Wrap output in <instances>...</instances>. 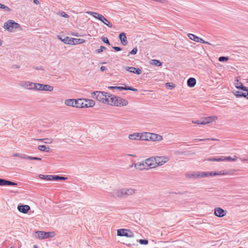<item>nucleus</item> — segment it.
<instances>
[{
	"instance_id": "obj_32",
	"label": "nucleus",
	"mask_w": 248,
	"mask_h": 248,
	"mask_svg": "<svg viewBox=\"0 0 248 248\" xmlns=\"http://www.w3.org/2000/svg\"><path fill=\"white\" fill-rule=\"evenodd\" d=\"M206 160L209 161H224V159L223 158V156H221L220 157H210L206 159Z\"/></svg>"
},
{
	"instance_id": "obj_37",
	"label": "nucleus",
	"mask_w": 248,
	"mask_h": 248,
	"mask_svg": "<svg viewBox=\"0 0 248 248\" xmlns=\"http://www.w3.org/2000/svg\"><path fill=\"white\" fill-rule=\"evenodd\" d=\"M72 38H70L69 37H65L63 40H62V41L65 44L72 45Z\"/></svg>"
},
{
	"instance_id": "obj_20",
	"label": "nucleus",
	"mask_w": 248,
	"mask_h": 248,
	"mask_svg": "<svg viewBox=\"0 0 248 248\" xmlns=\"http://www.w3.org/2000/svg\"><path fill=\"white\" fill-rule=\"evenodd\" d=\"M119 38L123 45L125 46L127 44L128 41L126 37V34L124 32L120 33L119 35Z\"/></svg>"
},
{
	"instance_id": "obj_29",
	"label": "nucleus",
	"mask_w": 248,
	"mask_h": 248,
	"mask_svg": "<svg viewBox=\"0 0 248 248\" xmlns=\"http://www.w3.org/2000/svg\"><path fill=\"white\" fill-rule=\"evenodd\" d=\"M86 108L93 107L95 105V102L93 100L85 99Z\"/></svg>"
},
{
	"instance_id": "obj_23",
	"label": "nucleus",
	"mask_w": 248,
	"mask_h": 248,
	"mask_svg": "<svg viewBox=\"0 0 248 248\" xmlns=\"http://www.w3.org/2000/svg\"><path fill=\"white\" fill-rule=\"evenodd\" d=\"M188 36L191 40H193L196 42L202 43V41H203V40L202 38L192 33L188 34Z\"/></svg>"
},
{
	"instance_id": "obj_45",
	"label": "nucleus",
	"mask_w": 248,
	"mask_h": 248,
	"mask_svg": "<svg viewBox=\"0 0 248 248\" xmlns=\"http://www.w3.org/2000/svg\"><path fill=\"white\" fill-rule=\"evenodd\" d=\"M0 8L4 9L6 11L9 12L11 11L10 8H9L8 6L5 5L4 4L0 3Z\"/></svg>"
},
{
	"instance_id": "obj_28",
	"label": "nucleus",
	"mask_w": 248,
	"mask_h": 248,
	"mask_svg": "<svg viewBox=\"0 0 248 248\" xmlns=\"http://www.w3.org/2000/svg\"><path fill=\"white\" fill-rule=\"evenodd\" d=\"M138 240L137 239H134L131 242L127 241L125 243H123L124 244L126 245L128 247H131L132 246H138Z\"/></svg>"
},
{
	"instance_id": "obj_42",
	"label": "nucleus",
	"mask_w": 248,
	"mask_h": 248,
	"mask_svg": "<svg viewBox=\"0 0 248 248\" xmlns=\"http://www.w3.org/2000/svg\"><path fill=\"white\" fill-rule=\"evenodd\" d=\"M237 157L236 156H234V157L232 158L230 156L225 157L223 156V158L224 159V161H235L237 159Z\"/></svg>"
},
{
	"instance_id": "obj_44",
	"label": "nucleus",
	"mask_w": 248,
	"mask_h": 248,
	"mask_svg": "<svg viewBox=\"0 0 248 248\" xmlns=\"http://www.w3.org/2000/svg\"><path fill=\"white\" fill-rule=\"evenodd\" d=\"M27 159L31 160H38L41 161L42 159L41 158L38 157H32L27 155Z\"/></svg>"
},
{
	"instance_id": "obj_7",
	"label": "nucleus",
	"mask_w": 248,
	"mask_h": 248,
	"mask_svg": "<svg viewBox=\"0 0 248 248\" xmlns=\"http://www.w3.org/2000/svg\"><path fill=\"white\" fill-rule=\"evenodd\" d=\"M117 235L119 236H125L126 237H133L134 234L129 229H120L117 231Z\"/></svg>"
},
{
	"instance_id": "obj_2",
	"label": "nucleus",
	"mask_w": 248,
	"mask_h": 248,
	"mask_svg": "<svg viewBox=\"0 0 248 248\" xmlns=\"http://www.w3.org/2000/svg\"><path fill=\"white\" fill-rule=\"evenodd\" d=\"M162 136L149 132L143 133L141 135V140H149L153 141H159L162 140Z\"/></svg>"
},
{
	"instance_id": "obj_62",
	"label": "nucleus",
	"mask_w": 248,
	"mask_h": 248,
	"mask_svg": "<svg viewBox=\"0 0 248 248\" xmlns=\"http://www.w3.org/2000/svg\"><path fill=\"white\" fill-rule=\"evenodd\" d=\"M159 1H160L162 3H165L166 2V0H159Z\"/></svg>"
},
{
	"instance_id": "obj_52",
	"label": "nucleus",
	"mask_w": 248,
	"mask_h": 248,
	"mask_svg": "<svg viewBox=\"0 0 248 248\" xmlns=\"http://www.w3.org/2000/svg\"><path fill=\"white\" fill-rule=\"evenodd\" d=\"M138 49L136 47H134L133 49L129 52V54L135 55L137 53Z\"/></svg>"
},
{
	"instance_id": "obj_34",
	"label": "nucleus",
	"mask_w": 248,
	"mask_h": 248,
	"mask_svg": "<svg viewBox=\"0 0 248 248\" xmlns=\"http://www.w3.org/2000/svg\"><path fill=\"white\" fill-rule=\"evenodd\" d=\"M196 172L194 171H190L187 172L185 174V176L187 178H192L194 179H196Z\"/></svg>"
},
{
	"instance_id": "obj_14",
	"label": "nucleus",
	"mask_w": 248,
	"mask_h": 248,
	"mask_svg": "<svg viewBox=\"0 0 248 248\" xmlns=\"http://www.w3.org/2000/svg\"><path fill=\"white\" fill-rule=\"evenodd\" d=\"M217 119V116H213V117H207L206 118L201 119L200 123L201 124H206L209 123H210Z\"/></svg>"
},
{
	"instance_id": "obj_35",
	"label": "nucleus",
	"mask_w": 248,
	"mask_h": 248,
	"mask_svg": "<svg viewBox=\"0 0 248 248\" xmlns=\"http://www.w3.org/2000/svg\"><path fill=\"white\" fill-rule=\"evenodd\" d=\"M52 180L58 181V180H65L67 179V177L61 176L59 175H53L52 177Z\"/></svg>"
},
{
	"instance_id": "obj_1",
	"label": "nucleus",
	"mask_w": 248,
	"mask_h": 248,
	"mask_svg": "<svg viewBox=\"0 0 248 248\" xmlns=\"http://www.w3.org/2000/svg\"><path fill=\"white\" fill-rule=\"evenodd\" d=\"M136 191V190L132 188H124L113 191L111 193V195L114 198L127 197L133 195Z\"/></svg>"
},
{
	"instance_id": "obj_63",
	"label": "nucleus",
	"mask_w": 248,
	"mask_h": 248,
	"mask_svg": "<svg viewBox=\"0 0 248 248\" xmlns=\"http://www.w3.org/2000/svg\"><path fill=\"white\" fill-rule=\"evenodd\" d=\"M57 37H58V39H60V40H61V41H62V40H63V39H62V38L61 37V36H60V35H58V36H57Z\"/></svg>"
},
{
	"instance_id": "obj_39",
	"label": "nucleus",
	"mask_w": 248,
	"mask_h": 248,
	"mask_svg": "<svg viewBox=\"0 0 248 248\" xmlns=\"http://www.w3.org/2000/svg\"><path fill=\"white\" fill-rule=\"evenodd\" d=\"M83 101L82 99H78V100L75 99V101L74 103V107L80 108L81 104H80V102H81V101Z\"/></svg>"
},
{
	"instance_id": "obj_53",
	"label": "nucleus",
	"mask_w": 248,
	"mask_h": 248,
	"mask_svg": "<svg viewBox=\"0 0 248 248\" xmlns=\"http://www.w3.org/2000/svg\"><path fill=\"white\" fill-rule=\"evenodd\" d=\"M83 99V101H81V102H80V104H81L80 108H86V103H85V99Z\"/></svg>"
},
{
	"instance_id": "obj_18",
	"label": "nucleus",
	"mask_w": 248,
	"mask_h": 248,
	"mask_svg": "<svg viewBox=\"0 0 248 248\" xmlns=\"http://www.w3.org/2000/svg\"><path fill=\"white\" fill-rule=\"evenodd\" d=\"M31 208L30 206L28 205H18L17 206L18 210L22 213L26 214L30 210Z\"/></svg>"
},
{
	"instance_id": "obj_56",
	"label": "nucleus",
	"mask_w": 248,
	"mask_h": 248,
	"mask_svg": "<svg viewBox=\"0 0 248 248\" xmlns=\"http://www.w3.org/2000/svg\"><path fill=\"white\" fill-rule=\"evenodd\" d=\"M33 68L36 70H44V68L42 66H33Z\"/></svg>"
},
{
	"instance_id": "obj_50",
	"label": "nucleus",
	"mask_w": 248,
	"mask_h": 248,
	"mask_svg": "<svg viewBox=\"0 0 248 248\" xmlns=\"http://www.w3.org/2000/svg\"><path fill=\"white\" fill-rule=\"evenodd\" d=\"M101 39L103 41V42H104L106 44H107L108 45H110V43H109V40H108V39L107 37H102Z\"/></svg>"
},
{
	"instance_id": "obj_24",
	"label": "nucleus",
	"mask_w": 248,
	"mask_h": 248,
	"mask_svg": "<svg viewBox=\"0 0 248 248\" xmlns=\"http://www.w3.org/2000/svg\"><path fill=\"white\" fill-rule=\"evenodd\" d=\"M36 83L31 82L30 81H26L25 82V88L30 90H35Z\"/></svg>"
},
{
	"instance_id": "obj_22",
	"label": "nucleus",
	"mask_w": 248,
	"mask_h": 248,
	"mask_svg": "<svg viewBox=\"0 0 248 248\" xmlns=\"http://www.w3.org/2000/svg\"><path fill=\"white\" fill-rule=\"evenodd\" d=\"M233 94L237 97H245L248 99V91L246 92V93H243L240 91H234L233 92Z\"/></svg>"
},
{
	"instance_id": "obj_26",
	"label": "nucleus",
	"mask_w": 248,
	"mask_h": 248,
	"mask_svg": "<svg viewBox=\"0 0 248 248\" xmlns=\"http://www.w3.org/2000/svg\"><path fill=\"white\" fill-rule=\"evenodd\" d=\"M235 87L238 89L248 92V88L244 86L241 82H239L237 79L236 80V83H235Z\"/></svg>"
},
{
	"instance_id": "obj_48",
	"label": "nucleus",
	"mask_w": 248,
	"mask_h": 248,
	"mask_svg": "<svg viewBox=\"0 0 248 248\" xmlns=\"http://www.w3.org/2000/svg\"><path fill=\"white\" fill-rule=\"evenodd\" d=\"M138 242L141 245H147L148 244V241L146 239H140L138 240Z\"/></svg>"
},
{
	"instance_id": "obj_10",
	"label": "nucleus",
	"mask_w": 248,
	"mask_h": 248,
	"mask_svg": "<svg viewBox=\"0 0 248 248\" xmlns=\"http://www.w3.org/2000/svg\"><path fill=\"white\" fill-rule=\"evenodd\" d=\"M115 101V102L114 104V106H125L128 103L126 100L118 96H116V98Z\"/></svg>"
},
{
	"instance_id": "obj_13",
	"label": "nucleus",
	"mask_w": 248,
	"mask_h": 248,
	"mask_svg": "<svg viewBox=\"0 0 248 248\" xmlns=\"http://www.w3.org/2000/svg\"><path fill=\"white\" fill-rule=\"evenodd\" d=\"M123 68L130 73H133L137 75H140L142 73L141 69L139 68L124 66L123 67Z\"/></svg>"
},
{
	"instance_id": "obj_25",
	"label": "nucleus",
	"mask_w": 248,
	"mask_h": 248,
	"mask_svg": "<svg viewBox=\"0 0 248 248\" xmlns=\"http://www.w3.org/2000/svg\"><path fill=\"white\" fill-rule=\"evenodd\" d=\"M136 169L140 170H143L144 169H148L146 168L147 166H145V162H138L134 165Z\"/></svg>"
},
{
	"instance_id": "obj_15",
	"label": "nucleus",
	"mask_w": 248,
	"mask_h": 248,
	"mask_svg": "<svg viewBox=\"0 0 248 248\" xmlns=\"http://www.w3.org/2000/svg\"><path fill=\"white\" fill-rule=\"evenodd\" d=\"M214 214L218 217H222L226 215V211L220 207H217L215 209Z\"/></svg>"
},
{
	"instance_id": "obj_16",
	"label": "nucleus",
	"mask_w": 248,
	"mask_h": 248,
	"mask_svg": "<svg viewBox=\"0 0 248 248\" xmlns=\"http://www.w3.org/2000/svg\"><path fill=\"white\" fill-rule=\"evenodd\" d=\"M18 184L14 182H12L6 179L0 178V186H16Z\"/></svg>"
},
{
	"instance_id": "obj_46",
	"label": "nucleus",
	"mask_w": 248,
	"mask_h": 248,
	"mask_svg": "<svg viewBox=\"0 0 248 248\" xmlns=\"http://www.w3.org/2000/svg\"><path fill=\"white\" fill-rule=\"evenodd\" d=\"M228 60V57L224 56H221L218 58V61L220 62H227Z\"/></svg>"
},
{
	"instance_id": "obj_49",
	"label": "nucleus",
	"mask_w": 248,
	"mask_h": 248,
	"mask_svg": "<svg viewBox=\"0 0 248 248\" xmlns=\"http://www.w3.org/2000/svg\"><path fill=\"white\" fill-rule=\"evenodd\" d=\"M216 140L214 139H209V138L204 139H196L194 140L196 141H204V140Z\"/></svg>"
},
{
	"instance_id": "obj_47",
	"label": "nucleus",
	"mask_w": 248,
	"mask_h": 248,
	"mask_svg": "<svg viewBox=\"0 0 248 248\" xmlns=\"http://www.w3.org/2000/svg\"><path fill=\"white\" fill-rule=\"evenodd\" d=\"M165 86L166 88H169L170 89H171L175 87V85L173 84L170 83V82L166 83L165 84Z\"/></svg>"
},
{
	"instance_id": "obj_55",
	"label": "nucleus",
	"mask_w": 248,
	"mask_h": 248,
	"mask_svg": "<svg viewBox=\"0 0 248 248\" xmlns=\"http://www.w3.org/2000/svg\"><path fill=\"white\" fill-rule=\"evenodd\" d=\"M112 48L114 49L116 51H119L122 50V48L119 46H112Z\"/></svg>"
},
{
	"instance_id": "obj_9",
	"label": "nucleus",
	"mask_w": 248,
	"mask_h": 248,
	"mask_svg": "<svg viewBox=\"0 0 248 248\" xmlns=\"http://www.w3.org/2000/svg\"><path fill=\"white\" fill-rule=\"evenodd\" d=\"M145 166L150 169L155 168L157 166L155 163V157H151L145 160Z\"/></svg>"
},
{
	"instance_id": "obj_31",
	"label": "nucleus",
	"mask_w": 248,
	"mask_h": 248,
	"mask_svg": "<svg viewBox=\"0 0 248 248\" xmlns=\"http://www.w3.org/2000/svg\"><path fill=\"white\" fill-rule=\"evenodd\" d=\"M38 149L41 151H43L46 153H48L50 151L49 147H46L45 145H39L38 146Z\"/></svg>"
},
{
	"instance_id": "obj_30",
	"label": "nucleus",
	"mask_w": 248,
	"mask_h": 248,
	"mask_svg": "<svg viewBox=\"0 0 248 248\" xmlns=\"http://www.w3.org/2000/svg\"><path fill=\"white\" fill-rule=\"evenodd\" d=\"M73 40L72 45L81 44L84 43L86 41L83 39L79 38H72Z\"/></svg>"
},
{
	"instance_id": "obj_21",
	"label": "nucleus",
	"mask_w": 248,
	"mask_h": 248,
	"mask_svg": "<svg viewBox=\"0 0 248 248\" xmlns=\"http://www.w3.org/2000/svg\"><path fill=\"white\" fill-rule=\"evenodd\" d=\"M142 133H134L132 134H130L128 136V138L131 140H141V135Z\"/></svg>"
},
{
	"instance_id": "obj_41",
	"label": "nucleus",
	"mask_w": 248,
	"mask_h": 248,
	"mask_svg": "<svg viewBox=\"0 0 248 248\" xmlns=\"http://www.w3.org/2000/svg\"><path fill=\"white\" fill-rule=\"evenodd\" d=\"M37 140L42 141L45 143H51L52 142V140L48 138H45L43 139H36Z\"/></svg>"
},
{
	"instance_id": "obj_11",
	"label": "nucleus",
	"mask_w": 248,
	"mask_h": 248,
	"mask_svg": "<svg viewBox=\"0 0 248 248\" xmlns=\"http://www.w3.org/2000/svg\"><path fill=\"white\" fill-rule=\"evenodd\" d=\"M155 163L156 165L161 166L167 162L169 159L166 156H155Z\"/></svg>"
},
{
	"instance_id": "obj_51",
	"label": "nucleus",
	"mask_w": 248,
	"mask_h": 248,
	"mask_svg": "<svg viewBox=\"0 0 248 248\" xmlns=\"http://www.w3.org/2000/svg\"><path fill=\"white\" fill-rule=\"evenodd\" d=\"M105 49H106V47L104 46H100V47L99 49L96 50V51L97 52V53H100L103 52V51Z\"/></svg>"
},
{
	"instance_id": "obj_17",
	"label": "nucleus",
	"mask_w": 248,
	"mask_h": 248,
	"mask_svg": "<svg viewBox=\"0 0 248 248\" xmlns=\"http://www.w3.org/2000/svg\"><path fill=\"white\" fill-rule=\"evenodd\" d=\"M116 96L108 93V96L106 104L111 106H114V104L115 103V100L116 99Z\"/></svg>"
},
{
	"instance_id": "obj_36",
	"label": "nucleus",
	"mask_w": 248,
	"mask_h": 248,
	"mask_svg": "<svg viewBox=\"0 0 248 248\" xmlns=\"http://www.w3.org/2000/svg\"><path fill=\"white\" fill-rule=\"evenodd\" d=\"M75 99H69L65 100L64 104L68 106L74 107Z\"/></svg>"
},
{
	"instance_id": "obj_27",
	"label": "nucleus",
	"mask_w": 248,
	"mask_h": 248,
	"mask_svg": "<svg viewBox=\"0 0 248 248\" xmlns=\"http://www.w3.org/2000/svg\"><path fill=\"white\" fill-rule=\"evenodd\" d=\"M196 84V80L194 78H190L187 81V86L189 87H193Z\"/></svg>"
},
{
	"instance_id": "obj_58",
	"label": "nucleus",
	"mask_w": 248,
	"mask_h": 248,
	"mask_svg": "<svg viewBox=\"0 0 248 248\" xmlns=\"http://www.w3.org/2000/svg\"><path fill=\"white\" fill-rule=\"evenodd\" d=\"M107 70V68L105 67V66H102L101 67H100V70L102 71V72H103V71H105Z\"/></svg>"
},
{
	"instance_id": "obj_4",
	"label": "nucleus",
	"mask_w": 248,
	"mask_h": 248,
	"mask_svg": "<svg viewBox=\"0 0 248 248\" xmlns=\"http://www.w3.org/2000/svg\"><path fill=\"white\" fill-rule=\"evenodd\" d=\"M3 28L9 31H12L14 29H16L20 28V25L14 20L10 19L4 23Z\"/></svg>"
},
{
	"instance_id": "obj_43",
	"label": "nucleus",
	"mask_w": 248,
	"mask_h": 248,
	"mask_svg": "<svg viewBox=\"0 0 248 248\" xmlns=\"http://www.w3.org/2000/svg\"><path fill=\"white\" fill-rule=\"evenodd\" d=\"M104 24L106 25L107 26H108L109 28L112 27V25L111 23H110L105 17V20L101 21Z\"/></svg>"
},
{
	"instance_id": "obj_54",
	"label": "nucleus",
	"mask_w": 248,
	"mask_h": 248,
	"mask_svg": "<svg viewBox=\"0 0 248 248\" xmlns=\"http://www.w3.org/2000/svg\"><path fill=\"white\" fill-rule=\"evenodd\" d=\"M60 15L62 17H65V18H68L69 17V16L66 13H65L64 12H61L60 13Z\"/></svg>"
},
{
	"instance_id": "obj_8",
	"label": "nucleus",
	"mask_w": 248,
	"mask_h": 248,
	"mask_svg": "<svg viewBox=\"0 0 248 248\" xmlns=\"http://www.w3.org/2000/svg\"><path fill=\"white\" fill-rule=\"evenodd\" d=\"M36 85L35 90L37 91H52L54 89L53 86L47 84L36 83Z\"/></svg>"
},
{
	"instance_id": "obj_40",
	"label": "nucleus",
	"mask_w": 248,
	"mask_h": 248,
	"mask_svg": "<svg viewBox=\"0 0 248 248\" xmlns=\"http://www.w3.org/2000/svg\"><path fill=\"white\" fill-rule=\"evenodd\" d=\"M151 64L156 66H160L162 65V63L160 61L157 60H152Z\"/></svg>"
},
{
	"instance_id": "obj_57",
	"label": "nucleus",
	"mask_w": 248,
	"mask_h": 248,
	"mask_svg": "<svg viewBox=\"0 0 248 248\" xmlns=\"http://www.w3.org/2000/svg\"><path fill=\"white\" fill-rule=\"evenodd\" d=\"M200 122H201V119L199 120H197V121H192V123L196 124H201L200 123Z\"/></svg>"
},
{
	"instance_id": "obj_3",
	"label": "nucleus",
	"mask_w": 248,
	"mask_h": 248,
	"mask_svg": "<svg viewBox=\"0 0 248 248\" xmlns=\"http://www.w3.org/2000/svg\"><path fill=\"white\" fill-rule=\"evenodd\" d=\"M92 96L98 101L106 104L108 93L101 91H95L92 93Z\"/></svg>"
},
{
	"instance_id": "obj_64",
	"label": "nucleus",
	"mask_w": 248,
	"mask_h": 248,
	"mask_svg": "<svg viewBox=\"0 0 248 248\" xmlns=\"http://www.w3.org/2000/svg\"><path fill=\"white\" fill-rule=\"evenodd\" d=\"M33 248H38V246L37 245H34Z\"/></svg>"
},
{
	"instance_id": "obj_6",
	"label": "nucleus",
	"mask_w": 248,
	"mask_h": 248,
	"mask_svg": "<svg viewBox=\"0 0 248 248\" xmlns=\"http://www.w3.org/2000/svg\"><path fill=\"white\" fill-rule=\"evenodd\" d=\"M35 233L37 234V236H36V237L40 239L52 238L55 235L54 232H45L44 231H38L35 232Z\"/></svg>"
},
{
	"instance_id": "obj_38",
	"label": "nucleus",
	"mask_w": 248,
	"mask_h": 248,
	"mask_svg": "<svg viewBox=\"0 0 248 248\" xmlns=\"http://www.w3.org/2000/svg\"><path fill=\"white\" fill-rule=\"evenodd\" d=\"M13 156L18 157L22 159H27V155L25 154H19V153H14L13 155Z\"/></svg>"
},
{
	"instance_id": "obj_12",
	"label": "nucleus",
	"mask_w": 248,
	"mask_h": 248,
	"mask_svg": "<svg viewBox=\"0 0 248 248\" xmlns=\"http://www.w3.org/2000/svg\"><path fill=\"white\" fill-rule=\"evenodd\" d=\"M108 88L109 89H117L119 90H129L132 91L134 92H137L138 91V90L136 88H134L132 87L129 86H125V87H123V86H109L108 87Z\"/></svg>"
},
{
	"instance_id": "obj_59",
	"label": "nucleus",
	"mask_w": 248,
	"mask_h": 248,
	"mask_svg": "<svg viewBox=\"0 0 248 248\" xmlns=\"http://www.w3.org/2000/svg\"><path fill=\"white\" fill-rule=\"evenodd\" d=\"M12 67L13 68H19L20 67V66L17 65L15 64V65H13Z\"/></svg>"
},
{
	"instance_id": "obj_33",
	"label": "nucleus",
	"mask_w": 248,
	"mask_h": 248,
	"mask_svg": "<svg viewBox=\"0 0 248 248\" xmlns=\"http://www.w3.org/2000/svg\"><path fill=\"white\" fill-rule=\"evenodd\" d=\"M53 177V175H44V174H40L39 175V177L40 179L51 181L52 180V177Z\"/></svg>"
},
{
	"instance_id": "obj_60",
	"label": "nucleus",
	"mask_w": 248,
	"mask_h": 248,
	"mask_svg": "<svg viewBox=\"0 0 248 248\" xmlns=\"http://www.w3.org/2000/svg\"><path fill=\"white\" fill-rule=\"evenodd\" d=\"M202 43H203V44H207V45H211V44L209 42L205 41L204 40H203V41L202 42Z\"/></svg>"
},
{
	"instance_id": "obj_61",
	"label": "nucleus",
	"mask_w": 248,
	"mask_h": 248,
	"mask_svg": "<svg viewBox=\"0 0 248 248\" xmlns=\"http://www.w3.org/2000/svg\"><path fill=\"white\" fill-rule=\"evenodd\" d=\"M33 2L34 3L36 4H38L39 3V2L38 0H33Z\"/></svg>"
},
{
	"instance_id": "obj_19",
	"label": "nucleus",
	"mask_w": 248,
	"mask_h": 248,
	"mask_svg": "<svg viewBox=\"0 0 248 248\" xmlns=\"http://www.w3.org/2000/svg\"><path fill=\"white\" fill-rule=\"evenodd\" d=\"M87 13L93 16L94 18L99 19V20H105V17L101 14L93 12H87Z\"/></svg>"
},
{
	"instance_id": "obj_5",
	"label": "nucleus",
	"mask_w": 248,
	"mask_h": 248,
	"mask_svg": "<svg viewBox=\"0 0 248 248\" xmlns=\"http://www.w3.org/2000/svg\"><path fill=\"white\" fill-rule=\"evenodd\" d=\"M224 172H222V171L219 172H200L196 171V179L203 178L208 176H215L217 175L225 174Z\"/></svg>"
}]
</instances>
